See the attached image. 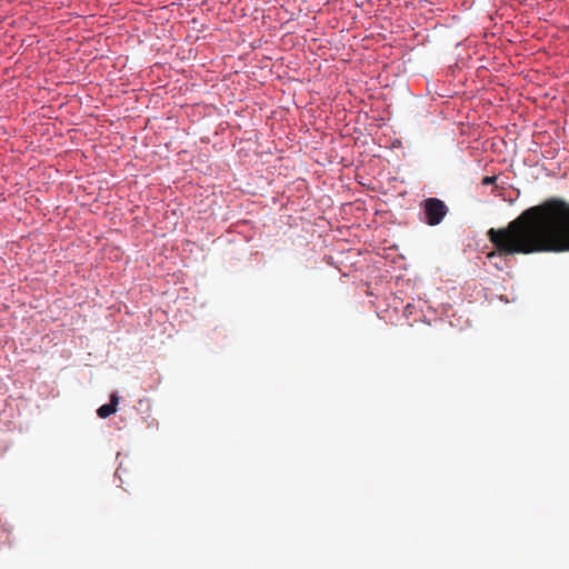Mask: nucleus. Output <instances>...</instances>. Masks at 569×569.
Wrapping results in <instances>:
<instances>
[{
  "mask_svg": "<svg viewBox=\"0 0 569 569\" xmlns=\"http://www.w3.org/2000/svg\"><path fill=\"white\" fill-rule=\"evenodd\" d=\"M496 256L569 251V202L550 198L523 210L503 228L487 232Z\"/></svg>",
  "mask_w": 569,
  "mask_h": 569,
  "instance_id": "obj_1",
  "label": "nucleus"
},
{
  "mask_svg": "<svg viewBox=\"0 0 569 569\" xmlns=\"http://www.w3.org/2000/svg\"><path fill=\"white\" fill-rule=\"evenodd\" d=\"M425 222L429 226H438L448 213L447 204L438 198H428L422 201Z\"/></svg>",
  "mask_w": 569,
  "mask_h": 569,
  "instance_id": "obj_2",
  "label": "nucleus"
},
{
  "mask_svg": "<svg viewBox=\"0 0 569 569\" xmlns=\"http://www.w3.org/2000/svg\"><path fill=\"white\" fill-rule=\"evenodd\" d=\"M119 403V397L117 393H112L110 396V402L102 405L98 410L97 413L100 418H108L111 415H113L117 411V406Z\"/></svg>",
  "mask_w": 569,
  "mask_h": 569,
  "instance_id": "obj_3",
  "label": "nucleus"
},
{
  "mask_svg": "<svg viewBox=\"0 0 569 569\" xmlns=\"http://www.w3.org/2000/svg\"><path fill=\"white\" fill-rule=\"evenodd\" d=\"M497 181V176H487V177H483L482 180H481V183L483 186H489V184H493L495 182Z\"/></svg>",
  "mask_w": 569,
  "mask_h": 569,
  "instance_id": "obj_4",
  "label": "nucleus"
}]
</instances>
